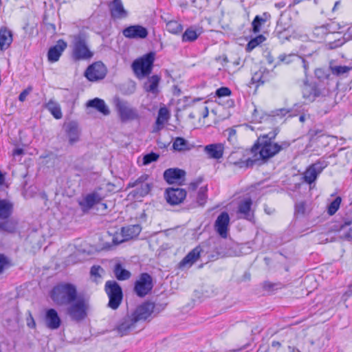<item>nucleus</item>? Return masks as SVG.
<instances>
[{"label": "nucleus", "mask_w": 352, "mask_h": 352, "mask_svg": "<svg viewBox=\"0 0 352 352\" xmlns=\"http://www.w3.org/2000/svg\"><path fill=\"white\" fill-rule=\"evenodd\" d=\"M278 133V130L275 129L267 134L261 135L258 138L250 151L255 160V164H261V162H266L281 151L290 146L291 143L289 141H282L279 143L274 142Z\"/></svg>", "instance_id": "f257e3e1"}, {"label": "nucleus", "mask_w": 352, "mask_h": 352, "mask_svg": "<svg viewBox=\"0 0 352 352\" xmlns=\"http://www.w3.org/2000/svg\"><path fill=\"white\" fill-rule=\"evenodd\" d=\"M201 252H206L210 261H214L226 255L225 243L220 239H210L207 242V249L202 250L199 246L195 247L189 252L179 263V269L191 267L200 257Z\"/></svg>", "instance_id": "f03ea898"}, {"label": "nucleus", "mask_w": 352, "mask_h": 352, "mask_svg": "<svg viewBox=\"0 0 352 352\" xmlns=\"http://www.w3.org/2000/svg\"><path fill=\"white\" fill-rule=\"evenodd\" d=\"M50 298L58 306H66L76 300V287L72 283H62L54 286L50 292Z\"/></svg>", "instance_id": "7ed1b4c3"}, {"label": "nucleus", "mask_w": 352, "mask_h": 352, "mask_svg": "<svg viewBox=\"0 0 352 352\" xmlns=\"http://www.w3.org/2000/svg\"><path fill=\"white\" fill-rule=\"evenodd\" d=\"M93 55L85 36L80 34L75 35L73 39L72 58L75 60H87L90 59Z\"/></svg>", "instance_id": "20e7f679"}, {"label": "nucleus", "mask_w": 352, "mask_h": 352, "mask_svg": "<svg viewBox=\"0 0 352 352\" xmlns=\"http://www.w3.org/2000/svg\"><path fill=\"white\" fill-rule=\"evenodd\" d=\"M154 60L155 54L153 52H149L135 60L132 63V68L135 75L139 78L149 75L153 69Z\"/></svg>", "instance_id": "39448f33"}, {"label": "nucleus", "mask_w": 352, "mask_h": 352, "mask_svg": "<svg viewBox=\"0 0 352 352\" xmlns=\"http://www.w3.org/2000/svg\"><path fill=\"white\" fill-rule=\"evenodd\" d=\"M68 305L67 313L72 320L80 322L87 317L89 305L82 296H78L75 301Z\"/></svg>", "instance_id": "423d86ee"}, {"label": "nucleus", "mask_w": 352, "mask_h": 352, "mask_svg": "<svg viewBox=\"0 0 352 352\" xmlns=\"http://www.w3.org/2000/svg\"><path fill=\"white\" fill-rule=\"evenodd\" d=\"M113 103L122 122L140 118L138 110L135 108L131 107L127 101L116 97L113 99Z\"/></svg>", "instance_id": "0eeeda50"}, {"label": "nucleus", "mask_w": 352, "mask_h": 352, "mask_svg": "<svg viewBox=\"0 0 352 352\" xmlns=\"http://www.w3.org/2000/svg\"><path fill=\"white\" fill-rule=\"evenodd\" d=\"M104 290L109 298L108 306L116 309L120 305L123 294L120 285L115 280H107L104 285Z\"/></svg>", "instance_id": "6e6552de"}, {"label": "nucleus", "mask_w": 352, "mask_h": 352, "mask_svg": "<svg viewBox=\"0 0 352 352\" xmlns=\"http://www.w3.org/2000/svg\"><path fill=\"white\" fill-rule=\"evenodd\" d=\"M153 287V278L148 273H142L135 281L134 292L139 297H144L149 294Z\"/></svg>", "instance_id": "1a4fd4ad"}, {"label": "nucleus", "mask_w": 352, "mask_h": 352, "mask_svg": "<svg viewBox=\"0 0 352 352\" xmlns=\"http://www.w3.org/2000/svg\"><path fill=\"white\" fill-rule=\"evenodd\" d=\"M155 310H157V313L160 311L153 302L146 301L139 305L131 314V316L136 322L140 320H146L155 313Z\"/></svg>", "instance_id": "9d476101"}, {"label": "nucleus", "mask_w": 352, "mask_h": 352, "mask_svg": "<svg viewBox=\"0 0 352 352\" xmlns=\"http://www.w3.org/2000/svg\"><path fill=\"white\" fill-rule=\"evenodd\" d=\"M107 72V69L105 65L102 62L98 61L87 68L85 76L89 81H97L104 78Z\"/></svg>", "instance_id": "9b49d317"}, {"label": "nucleus", "mask_w": 352, "mask_h": 352, "mask_svg": "<svg viewBox=\"0 0 352 352\" xmlns=\"http://www.w3.org/2000/svg\"><path fill=\"white\" fill-rule=\"evenodd\" d=\"M186 190L180 188H168L165 190L164 197L167 203L171 206L179 205L186 197Z\"/></svg>", "instance_id": "f8f14e48"}, {"label": "nucleus", "mask_w": 352, "mask_h": 352, "mask_svg": "<svg viewBox=\"0 0 352 352\" xmlns=\"http://www.w3.org/2000/svg\"><path fill=\"white\" fill-rule=\"evenodd\" d=\"M328 162L325 160H318L309 166L304 173L305 182L309 184L314 182L319 174L328 166Z\"/></svg>", "instance_id": "ddd939ff"}, {"label": "nucleus", "mask_w": 352, "mask_h": 352, "mask_svg": "<svg viewBox=\"0 0 352 352\" xmlns=\"http://www.w3.org/2000/svg\"><path fill=\"white\" fill-rule=\"evenodd\" d=\"M245 154L243 150H239L236 151H233L230 153L228 157V161L230 163L233 164L235 166H237L240 168L243 167H252L255 164V160H254L253 157H248L244 159Z\"/></svg>", "instance_id": "4468645a"}, {"label": "nucleus", "mask_w": 352, "mask_h": 352, "mask_svg": "<svg viewBox=\"0 0 352 352\" xmlns=\"http://www.w3.org/2000/svg\"><path fill=\"white\" fill-rule=\"evenodd\" d=\"M252 200L245 198L239 203L237 215L239 218L246 219L250 222L254 221V212L252 209Z\"/></svg>", "instance_id": "2eb2a0df"}, {"label": "nucleus", "mask_w": 352, "mask_h": 352, "mask_svg": "<svg viewBox=\"0 0 352 352\" xmlns=\"http://www.w3.org/2000/svg\"><path fill=\"white\" fill-rule=\"evenodd\" d=\"M122 34L129 39H144L148 35V30L140 25H133L125 28Z\"/></svg>", "instance_id": "dca6fc26"}, {"label": "nucleus", "mask_w": 352, "mask_h": 352, "mask_svg": "<svg viewBox=\"0 0 352 352\" xmlns=\"http://www.w3.org/2000/svg\"><path fill=\"white\" fill-rule=\"evenodd\" d=\"M164 180L170 184H182L184 182L186 172L178 168H170L166 169L163 174Z\"/></svg>", "instance_id": "f3484780"}, {"label": "nucleus", "mask_w": 352, "mask_h": 352, "mask_svg": "<svg viewBox=\"0 0 352 352\" xmlns=\"http://www.w3.org/2000/svg\"><path fill=\"white\" fill-rule=\"evenodd\" d=\"M230 216L226 211L221 212L214 222V230L223 239L227 238L228 226L230 223Z\"/></svg>", "instance_id": "a211bd4d"}, {"label": "nucleus", "mask_w": 352, "mask_h": 352, "mask_svg": "<svg viewBox=\"0 0 352 352\" xmlns=\"http://www.w3.org/2000/svg\"><path fill=\"white\" fill-rule=\"evenodd\" d=\"M63 129L70 145H73L80 140L81 131L76 122L70 121L65 123Z\"/></svg>", "instance_id": "6ab92c4d"}, {"label": "nucleus", "mask_w": 352, "mask_h": 352, "mask_svg": "<svg viewBox=\"0 0 352 352\" xmlns=\"http://www.w3.org/2000/svg\"><path fill=\"white\" fill-rule=\"evenodd\" d=\"M148 178V175L143 174L134 182H129L128 184V188H134L140 186L136 190V194L140 197H144L148 194L151 188V184L146 182Z\"/></svg>", "instance_id": "aec40b11"}, {"label": "nucleus", "mask_w": 352, "mask_h": 352, "mask_svg": "<svg viewBox=\"0 0 352 352\" xmlns=\"http://www.w3.org/2000/svg\"><path fill=\"white\" fill-rule=\"evenodd\" d=\"M103 197L98 192L94 191L86 195L78 204L83 212L89 211L95 205L100 203Z\"/></svg>", "instance_id": "412c9836"}, {"label": "nucleus", "mask_w": 352, "mask_h": 352, "mask_svg": "<svg viewBox=\"0 0 352 352\" xmlns=\"http://www.w3.org/2000/svg\"><path fill=\"white\" fill-rule=\"evenodd\" d=\"M111 17L113 20L122 19L128 16V12L124 9L122 0H113L108 3Z\"/></svg>", "instance_id": "4be33fe9"}, {"label": "nucleus", "mask_w": 352, "mask_h": 352, "mask_svg": "<svg viewBox=\"0 0 352 352\" xmlns=\"http://www.w3.org/2000/svg\"><path fill=\"white\" fill-rule=\"evenodd\" d=\"M44 321L45 326L50 329H58L61 324V319L57 311L53 308L45 311Z\"/></svg>", "instance_id": "5701e85b"}, {"label": "nucleus", "mask_w": 352, "mask_h": 352, "mask_svg": "<svg viewBox=\"0 0 352 352\" xmlns=\"http://www.w3.org/2000/svg\"><path fill=\"white\" fill-rule=\"evenodd\" d=\"M136 322L131 315H127L122 318L118 322L116 330L120 336L129 334L135 327Z\"/></svg>", "instance_id": "b1692460"}, {"label": "nucleus", "mask_w": 352, "mask_h": 352, "mask_svg": "<svg viewBox=\"0 0 352 352\" xmlns=\"http://www.w3.org/2000/svg\"><path fill=\"white\" fill-rule=\"evenodd\" d=\"M67 47V43L63 40H58L57 44L51 47L47 52L48 60L51 63L56 62L59 60L63 52Z\"/></svg>", "instance_id": "393cba45"}, {"label": "nucleus", "mask_w": 352, "mask_h": 352, "mask_svg": "<svg viewBox=\"0 0 352 352\" xmlns=\"http://www.w3.org/2000/svg\"><path fill=\"white\" fill-rule=\"evenodd\" d=\"M223 146L221 144H211L204 147V151L210 158L219 160L223 157Z\"/></svg>", "instance_id": "a878e982"}, {"label": "nucleus", "mask_w": 352, "mask_h": 352, "mask_svg": "<svg viewBox=\"0 0 352 352\" xmlns=\"http://www.w3.org/2000/svg\"><path fill=\"white\" fill-rule=\"evenodd\" d=\"M0 221V232L3 233L13 234L17 229L18 221L13 219H3Z\"/></svg>", "instance_id": "bb28decb"}, {"label": "nucleus", "mask_w": 352, "mask_h": 352, "mask_svg": "<svg viewBox=\"0 0 352 352\" xmlns=\"http://www.w3.org/2000/svg\"><path fill=\"white\" fill-rule=\"evenodd\" d=\"M87 107L94 108L105 116L109 115L110 113L109 109L106 105L104 101L102 99L98 98L89 100L87 102Z\"/></svg>", "instance_id": "cd10ccee"}, {"label": "nucleus", "mask_w": 352, "mask_h": 352, "mask_svg": "<svg viewBox=\"0 0 352 352\" xmlns=\"http://www.w3.org/2000/svg\"><path fill=\"white\" fill-rule=\"evenodd\" d=\"M320 95L319 89L316 85L305 84L302 89L303 98L310 102L314 101L317 97Z\"/></svg>", "instance_id": "c85d7f7f"}, {"label": "nucleus", "mask_w": 352, "mask_h": 352, "mask_svg": "<svg viewBox=\"0 0 352 352\" xmlns=\"http://www.w3.org/2000/svg\"><path fill=\"white\" fill-rule=\"evenodd\" d=\"M202 33V28L190 26L182 34L183 42H193Z\"/></svg>", "instance_id": "c756f323"}, {"label": "nucleus", "mask_w": 352, "mask_h": 352, "mask_svg": "<svg viewBox=\"0 0 352 352\" xmlns=\"http://www.w3.org/2000/svg\"><path fill=\"white\" fill-rule=\"evenodd\" d=\"M160 80V77L157 75H153L149 77L147 81L144 83V88L146 92H150L157 94L159 92L158 86Z\"/></svg>", "instance_id": "7c9ffc66"}, {"label": "nucleus", "mask_w": 352, "mask_h": 352, "mask_svg": "<svg viewBox=\"0 0 352 352\" xmlns=\"http://www.w3.org/2000/svg\"><path fill=\"white\" fill-rule=\"evenodd\" d=\"M170 118L169 111L166 107H161L159 109L157 118L155 121V128L154 131H159L162 129L165 122H166Z\"/></svg>", "instance_id": "2f4dec72"}, {"label": "nucleus", "mask_w": 352, "mask_h": 352, "mask_svg": "<svg viewBox=\"0 0 352 352\" xmlns=\"http://www.w3.org/2000/svg\"><path fill=\"white\" fill-rule=\"evenodd\" d=\"M113 272L116 278L118 280H126L129 279L131 276V273L129 270L124 269L120 263H117L114 265Z\"/></svg>", "instance_id": "473e14b6"}, {"label": "nucleus", "mask_w": 352, "mask_h": 352, "mask_svg": "<svg viewBox=\"0 0 352 352\" xmlns=\"http://www.w3.org/2000/svg\"><path fill=\"white\" fill-rule=\"evenodd\" d=\"M13 204L6 199H0V219H8L12 214Z\"/></svg>", "instance_id": "72a5a7b5"}, {"label": "nucleus", "mask_w": 352, "mask_h": 352, "mask_svg": "<svg viewBox=\"0 0 352 352\" xmlns=\"http://www.w3.org/2000/svg\"><path fill=\"white\" fill-rule=\"evenodd\" d=\"M141 231L139 225H133L122 228L121 233L124 240H128L138 236Z\"/></svg>", "instance_id": "f704fd0d"}, {"label": "nucleus", "mask_w": 352, "mask_h": 352, "mask_svg": "<svg viewBox=\"0 0 352 352\" xmlns=\"http://www.w3.org/2000/svg\"><path fill=\"white\" fill-rule=\"evenodd\" d=\"M12 42V35L10 30H1L0 31V50L3 51L8 49Z\"/></svg>", "instance_id": "c9c22d12"}, {"label": "nucleus", "mask_w": 352, "mask_h": 352, "mask_svg": "<svg viewBox=\"0 0 352 352\" xmlns=\"http://www.w3.org/2000/svg\"><path fill=\"white\" fill-rule=\"evenodd\" d=\"M45 108L52 113L56 119H60L63 117L60 107L58 103L50 100L46 104Z\"/></svg>", "instance_id": "e433bc0d"}, {"label": "nucleus", "mask_w": 352, "mask_h": 352, "mask_svg": "<svg viewBox=\"0 0 352 352\" xmlns=\"http://www.w3.org/2000/svg\"><path fill=\"white\" fill-rule=\"evenodd\" d=\"M104 273V270L100 265H93L90 270V278L94 283L98 284L101 282Z\"/></svg>", "instance_id": "4c0bfd02"}, {"label": "nucleus", "mask_w": 352, "mask_h": 352, "mask_svg": "<svg viewBox=\"0 0 352 352\" xmlns=\"http://www.w3.org/2000/svg\"><path fill=\"white\" fill-rule=\"evenodd\" d=\"M329 69L332 74L338 77H346L348 73L352 69V67L342 65H331Z\"/></svg>", "instance_id": "58836bf2"}, {"label": "nucleus", "mask_w": 352, "mask_h": 352, "mask_svg": "<svg viewBox=\"0 0 352 352\" xmlns=\"http://www.w3.org/2000/svg\"><path fill=\"white\" fill-rule=\"evenodd\" d=\"M173 147L175 151H183L190 149L189 142L183 138H176L173 142Z\"/></svg>", "instance_id": "ea45409f"}, {"label": "nucleus", "mask_w": 352, "mask_h": 352, "mask_svg": "<svg viewBox=\"0 0 352 352\" xmlns=\"http://www.w3.org/2000/svg\"><path fill=\"white\" fill-rule=\"evenodd\" d=\"M275 33L282 43H284L285 41L289 40L290 37V34L288 33V28H283L278 23Z\"/></svg>", "instance_id": "a19ab883"}, {"label": "nucleus", "mask_w": 352, "mask_h": 352, "mask_svg": "<svg viewBox=\"0 0 352 352\" xmlns=\"http://www.w3.org/2000/svg\"><path fill=\"white\" fill-rule=\"evenodd\" d=\"M265 40V37L260 34L255 38H252L246 45L245 50L248 52L253 50L256 47L261 44Z\"/></svg>", "instance_id": "79ce46f5"}, {"label": "nucleus", "mask_w": 352, "mask_h": 352, "mask_svg": "<svg viewBox=\"0 0 352 352\" xmlns=\"http://www.w3.org/2000/svg\"><path fill=\"white\" fill-rule=\"evenodd\" d=\"M166 29L169 32L177 34L182 32L183 26L176 21H170L166 23Z\"/></svg>", "instance_id": "37998d69"}, {"label": "nucleus", "mask_w": 352, "mask_h": 352, "mask_svg": "<svg viewBox=\"0 0 352 352\" xmlns=\"http://www.w3.org/2000/svg\"><path fill=\"white\" fill-rule=\"evenodd\" d=\"M207 186L201 187L198 191L197 201L199 206H204L207 200Z\"/></svg>", "instance_id": "c03bdc74"}, {"label": "nucleus", "mask_w": 352, "mask_h": 352, "mask_svg": "<svg viewBox=\"0 0 352 352\" xmlns=\"http://www.w3.org/2000/svg\"><path fill=\"white\" fill-rule=\"evenodd\" d=\"M342 199L340 197H337L328 206V214L333 215L339 209Z\"/></svg>", "instance_id": "a18cd8bd"}, {"label": "nucleus", "mask_w": 352, "mask_h": 352, "mask_svg": "<svg viewBox=\"0 0 352 352\" xmlns=\"http://www.w3.org/2000/svg\"><path fill=\"white\" fill-rule=\"evenodd\" d=\"M265 22V19H263L262 17H261L258 15H256L254 17V19L252 23V31L254 33L259 32L261 30L262 24H263Z\"/></svg>", "instance_id": "49530a36"}, {"label": "nucleus", "mask_w": 352, "mask_h": 352, "mask_svg": "<svg viewBox=\"0 0 352 352\" xmlns=\"http://www.w3.org/2000/svg\"><path fill=\"white\" fill-rule=\"evenodd\" d=\"M314 34L319 38H324L326 35L328 34L327 25L325 24L316 27L313 30Z\"/></svg>", "instance_id": "de8ad7c7"}, {"label": "nucleus", "mask_w": 352, "mask_h": 352, "mask_svg": "<svg viewBox=\"0 0 352 352\" xmlns=\"http://www.w3.org/2000/svg\"><path fill=\"white\" fill-rule=\"evenodd\" d=\"M159 157L160 155L158 154L153 152L148 153L143 157V164L148 165L153 162H156Z\"/></svg>", "instance_id": "09e8293b"}, {"label": "nucleus", "mask_w": 352, "mask_h": 352, "mask_svg": "<svg viewBox=\"0 0 352 352\" xmlns=\"http://www.w3.org/2000/svg\"><path fill=\"white\" fill-rule=\"evenodd\" d=\"M349 39L347 38V36H343V37L336 39L333 42H330L329 43V47L330 49H335L339 47H341L342 45H344L347 41Z\"/></svg>", "instance_id": "8fccbe9b"}, {"label": "nucleus", "mask_w": 352, "mask_h": 352, "mask_svg": "<svg viewBox=\"0 0 352 352\" xmlns=\"http://www.w3.org/2000/svg\"><path fill=\"white\" fill-rule=\"evenodd\" d=\"M306 207L304 201H300L295 204V215L303 216L305 214Z\"/></svg>", "instance_id": "3c124183"}, {"label": "nucleus", "mask_w": 352, "mask_h": 352, "mask_svg": "<svg viewBox=\"0 0 352 352\" xmlns=\"http://www.w3.org/2000/svg\"><path fill=\"white\" fill-rule=\"evenodd\" d=\"M232 91L230 88L227 87H221L216 90L215 95L219 98L230 96Z\"/></svg>", "instance_id": "603ef678"}, {"label": "nucleus", "mask_w": 352, "mask_h": 352, "mask_svg": "<svg viewBox=\"0 0 352 352\" xmlns=\"http://www.w3.org/2000/svg\"><path fill=\"white\" fill-rule=\"evenodd\" d=\"M281 287L280 283H273L270 281H264L263 283V288L267 291H272Z\"/></svg>", "instance_id": "864d4df0"}, {"label": "nucleus", "mask_w": 352, "mask_h": 352, "mask_svg": "<svg viewBox=\"0 0 352 352\" xmlns=\"http://www.w3.org/2000/svg\"><path fill=\"white\" fill-rule=\"evenodd\" d=\"M293 109H280L276 111V116H285L287 114H289V117L296 116V113H293Z\"/></svg>", "instance_id": "5fc2aeb1"}, {"label": "nucleus", "mask_w": 352, "mask_h": 352, "mask_svg": "<svg viewBox=\"0 0 352 352\" xmlns=\"http://www.w3.org/2000/svg\"><path fill=\"white\" fill-rule=\"evenodd\" d=\"M327 25V30L328 34H333L336 32L340 28V26L339 24H334L333 23H327L325 24Z\"/></svg>", "instance_id": "6e6d98bb"}, {"label": "nucleus", "mask_w": 352, "mask_h": 352, "mask_svg": "<svg viewBox=\"0 0 352 352\" xmlns=\"http://www.w3.org/2000/svg\"><path fill=\"white\" fill-rule=\"evenodd\" d=\"M315 75L320 80H323L329 77V74L322 69H316L315 70Z\"/></svg>", "instance_id": "4d7b16f0"}, {"label": "nucleus", "mask_w": 352, "mask_h": 352, "mask_svg": "<svg viewBox=\"0 0 352 352\" xmlns=\"http://www.w3.org/2000/svg\"><path fill=\"white\" fill-rule=\"evenodd\" d=\"M262 69L255 72L252 77V80L254 83L261 84Z\"/></svg>", "instance_id": "13d9d810"}, {"label": "nucleus", "mask_w": 352, "mask_h": 352, "mask_svg": "<svg viewBox=\"0 0 352 352\" xmlns=\"http://www.w3.org/2000/svg\"><path fill=\"white\" fill-rule=\"evenodd\" d=\"M30 88L24 89L19 96V101L23 102L25 100L27 96L30 94Z\"/></svg>", "instance_id": "bf43d9fd"}, {"label": "nucleus", "mask_w": 352, "mask_h": 352, "mask_svg": "<svg viewBox=\"0 0 352 352\" xmlns=\"http://www.w3.org/2000/svg\"><path fill=\"white\" fill-rule=\"evenodd\" d=\"M227 131L228 132V140L229 142H232L234 140H236V130H234V129H228L227 130Z\"/></svg>", "instance_id": "052dcab7"}, {"label": "nucleus", "mask_w": 352, "mask_h": 352, "mask_svg": "<svg viewBox=\"0 0 352 352\" xmlns=\"http://www.w3.org/2000/svg\"><path fill=\"white\" fill-rule=\"evenodd\" d=\"M270 73L267 69L262 70L261 85L269 80V76Z\"/></svg>", "instance_id": "680f3d73"}, {"label": "nucleus", "mask_w": 352, "mask_h": 352, "mask_svg": "<svg viewBox=\"0 0 352 352\" xmlns=\"http://www.w3.org/2000/svg\"><path fill=\"white\" fill-rule=\"evenodd\" d=\"M202 182V178H198L195 182H191L189 184V188L192 190H195L198 186Z\"/></svg>", "instance_id": "e2e57ef3"}, {"label": "nucleus", "mask_w": 352, "mask_h": 352, "mask_svg": "<svg viewBox=\"0 0 352 352\" xmlns=\"http://www.w3.org/2000/svg\"><path fill=\"white\" fill-rule=\"evenodd\" d=\"M7 264L6 257L3 254H0V273H1L4 269L5 265Z\"/></svg>", "instance_id": "0e129e2a"}, {"label": "nucleus", "mask_w": 352, "mask_h": 352, "mask_svg": "<svg viewBox=\"0 0 352 352\" xmlns=\"http://www.w3.org/2000/svg\"><path fill=\"white\" fill-rule=\"evenodd\" d=\"M27 325L30 328H35V327H36V323H35L34 320L30 313V321H28Z\"/></svg>", "instance_id": "69168bd1"}, {"label": "nucleus", "mask_w": 352, "mask_h": 352, "mask_svg": "<svg viewBox=\"0 0 352 352\" xmlns=\"http://www.w3.org/2000/svg\"><path fill=\"white\" fill-rule=\"evenodd\" d=\"M344 238L347 240H352V228H351L349 230L344 234Z\"/></svg>", "instance_id": "338daca9"}, {"label": "nucleus", "mask_w": 352, "mask_h": 352, "mask_svg": "<svg viewBox=\"0 0 352 352\" xmlns=\"http://www.w3.org/2000/svg\"><path fill=\"white\" fill-rule=\"evenodd\" d=\"M344 36H347V38L352 39V25L349 27L346 32L344 33Z\"/></svg>", "instance_id": "774afa93"}]
</instances>
